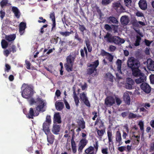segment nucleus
Instances as JSON below:
<instances>
[{
	"label": "nucleus",
	"mask_w": 154,
	"mask_h": 154,
	"mask_svg": "<svg viewBox=\"0 0 154 154\" xmlns=\"http://www.w3.org/2000/svg\"><path fill=\"white\" fill-rule=\"evenodd\" d=\"M1 45L3 48L5 49L8 47V43L5 39H2L1 42Z\"/></svg>",
	"instance_id": "obj_41"
},
{
	"label": "nucleus",
	"mask_w": 154,
	"mask_h": 154,
	"mask_svg": "<svg viewBox=\"0 0 154 154\" xmlns=\"http://www.w3.org/2000/svg\"><path fill=\"white\" fill-rule=\"evenodd\" d=\"M80 99L83 102L84 104L87 106L90 107L91 106L90 103L86 94L84 93H81L80 95Z\"/></svg>",
	"instance_id": "obj_12"
},
{
	"label": "nucleus",
	"mask_w": 154,
	"mask_h": 154,
	"mask_svg": "<svg viewBox=\"0 0 154 154\" xmlns=\"http://www.w3.org/2000/svg\"><path fill=\"white\" fill-rule=\"evenodd\" d=\"M126 146H121L118 148V150L120 152H122L126 150Z\"/></svg>",
	"instance_id": "obj_56"
},
{
	"label": "nucleus",
	"mask_w": 154,
	"mask_h": 154,
	"mask_svg": "<svg viewBox=\"0 0 154 154\" xmlns=\"http://www.w3.org/2000/svg\"><path fill=\"white\" fill-rule=\"evenodd\" d=\"M121 24L124 25H127L129 22V20L128 17L126 16H124L121 17L120 19Z\"/></svg>",
	"instance_id": "obj_22"
},
{
	"label": "nucleus",
	"mask_w": 154,
	"mask_h": 154,
	"mask_svg": "<svg viewBox=\"0 0 154 154\" xmlns=\"http://www.w3.org/2000/svg\"><path fill=\"white\" fill-rule=\"evenodd\" d=\"M110 0H102V4L103 5H107L110 3Z\"/></svg>",
	"instance_id": "obj_59"
},
{
	"label": "nucleus",
	"mask_w": 154,
	"mask_h": 154,
	"mask_svg": "<svg viewBox=\"0 0 154 154\" xmlns=\"http://www.w3.org/2000/svg\"><path fill=\"white\" fill-rule=\"evenodd\" d=\"M88 143V141L86 138H84L80 140L79 142V145L85 146Z\"/></svg>",
	"instance_id": "obj_42"
},
{
	"label": "nucleus",
	"mask_w": 154,
	"mask_h": 154,
	"mask_svg": "<svg viewBox=\"0 0 154 154\" xmlns=\"http://www.w3.org/2000/svg\"><path fill=\"white\" fill-rule=\"evenodd\" d=\"M113 38L112 43H114L116 45H119L121 44H123L125 42V40L124 39L121 38L118 36H114Z\"/></svg>",
	"instance_id": "obj_14"
},
{
	"label": "nucleus",
	"mask_w": 154,
	"mask_h": 154,
	"mask_svg": "<svg viewBox=\"0 0 154 154\" xmlns=\"http://www.w3.org/2000/svg\"><path fill=\"white\" fill-rule=\"evenodd\" d=\"M107 21L109 23H113L115 25H118V21L116 17L113 16H110L107 18Z\"/></svg>",
	"instance_id": "obj_20"
},
{
	"label": "nucleus",
	"mask_w": 154,
	"mask_h": 154,
	"mask_svg": "<svg viewBox=\"0 0 154 154\" xmlns=\"http://www.w3.org/2000/svg\"><path fill=\"white\" fill-rule=\"evenodd\" d=\"M138 4L140 8L143 10H145L147 8V4L145 0H140Z\"/></svg>",
	"instance_id": "obj_21"
},
{
	"label": "nucleus",
	"mask_w": 154,
	"mask_h": 154,
	"mask_svg": "<svg viewBox=\"0 0 154 154\" xmlns=\"http://www.w3.org/2000/svg\"><path fill=\"white\" fill-rule=\"evenodd\" d=\"M123 100L126 104H130V99L129 94L127 93H124L123 96Z\"/></svg>",
	"instance_id": "obj_26"
},
{
	"label": "nucleus",
	"mask_w": 154,
	"mask_h": 154,
	"mask_svg": "<svg viewBox=\"0 0 154 154\" xmlns=\"http://www.w3.org/2000/svg\"><path fill=\"white\" fill-rule=\"evenodd\" d=\"M94 150V148L92 146H89L85 150V152L86 153H88L91 152L93 151Z\"/></svg>",
	"instance_id": "obj_45"
},
{
	"label": "nucleus",
	"mask_w": 154,
	"mask_h": 154,
	"mask_svg": "<svg viewBox=\"0 0 154 154\" xmlns=\"http://www.w3.org/2000/svg\"><path fill=\"white\" fill-rule=\"evenodd\" d=\"M104 28L107 31H111L112 29V28L111 26L108 24H106L104 26Z\"/></svg>",
	"instance_id": "obj_50"
},
{
	"label": "nucleus",
	"mask_w": 154,
	"mask_h": 154,
	"mask_svg": "<svg viewBox=\"0 0 154 154\" xmlns=\"http://www.w3.org/2000/svg\"><path fill=\"white\" fill-rule=\"evenodd\" d=\"M12 11L14 14V15L16 18H20L21 13L17 7L13 6L12 8Z\"/></svg>",
	"instance_id": "obj_23"
},
{
	"label": "nucleus",
	"mask_w": 154,
	"mask_h": 154,
	"mask_svg": "<svg viewBox=\"0 0 154 154\" xmlns=\"http://www.w3.org/2000/svg\"><path fill=\"white\" fill-rule=\"evenodd\" d=\"M115 103L114 98L111 96L107 97L105 100V103L108 106H112Z\"/></svg>",
	"instance_id": "obj_11"
},
{
	"label": "nucleus",
	"mask_w": 154,
	"mask_h": 154,
	"mask_svg": "<svg viewBox=\"0 0 154 154\" xmlns=\"http://www.w3.org/2000/svg\"><path fill=\"white\" fill-rule=\"evenodd\" d=\"M26 24L25 23L21 22L20 24L19 32L21 35H22L24 33L26 29Z\"/></svg>",
	"instance_id": "obj_25"
},
{
	"label": "nucleus",
	"mask_w": 154,
	"mask_h": 154,
	"mask_svg": "<svg viewBox=\"0 0 154 154\" xmlns=\"http://www.w3.org/2000/svg\"><path fill=\"white\" fill-rule=\"evenodd\" d=\"M79 30L82 32V34L83 35L84 34V31L86 30V28L83 25H80L79 24Z\"/></svg>",
	"instance_id": "obj_44"
},
{
	"label": "nucleus",
	"mask_w": 154,
	"mask_h": 154,
	"mask_svg": "<svg viewBox=\"0 0 154 154\" xmlns=\"http://www.w3.org/2000/svg\"><path fill=\"white\" fill-rule=\"evenodd\" d=\"M70 131L72 132V137L71 139V145L72 152L75 154L77 152V146L75 141V133L74 129L70 130Z\"/></svg>",
	"instance_id": "obj_6"
},
{
	"label": "nucleus",
	"mask_w": 154,
	"mask_h": 154,
	"mask_svg": "<svg viewBox=\"0 0 154 154\" xmlns=\"http://www.w3.org/2000/svg\"><path fill=\"white\" fill-rule=\"evenodd\" d=\"M74 96L73 98L74 99V101L76 106H78L79 105V98L77 96L75 91L73 92Z\"/></svg>",
	"instance_id": "obj_36"
},
{
	"label": "nucleus",
	"mask_w": 154,
	"mask_h": 154,
	"mask_svg": "<svg viewBox=\"0 0 154 154\" xmlns=\"http://www.w3.org/2000/svg\"><path fill=\"white\" fill-rule=\"evenodd\" d=\"M107 136L108 139V142L109 144L110 145V143H113V141H112L113 137L112 136V132L111 131L108 130L107 131Z\"/></svg>",
	"instance_id": "obj_30"
},
{
	"label": "nucleus",
	"mask_w": 154,
	"mask_h": 154,
	"mask_svg": "<svg viewBox=\"0 0 154 154\" xmlns=\"http://www.w3.org/2000/svg\"><path fill=\"white\" fill-rule=\"evenodd\" d=\"M58 38L59 37H58L56 38H52L51 40V42L53 44H56L58 42Z\"/></svg>",
	"instance_id": "obj_62"
},
{
	"label": "nucleus",
	"mask_w": 154,
	"mask_h": 154,
	"mask_svg": "<svg viewBox=\"0 0 154 154\" xmlns=\"http://www.w3.org/2000/svg\"><path fill=\"white\" fill-rule=\"evenodd\" d=\"M140 87L141 89L146 94H149L151 91L150 87L146 83H142L140 85Z\"/></svg>",
	"instance_id": "obj_10"
},
{
	"label": "nucleus",
	"mask_w": 154,
	"mask_h": 154,
	"mask_svg": "<svg viewBox=\"0 0 154 154\" xmlns=\"http://www.w3.org/2000/svg\"><path fill=\"white\" fill-rule=\"evenodd\" d=\"M106 75L109 81L111 82H113L114 77L111 73L108 72L106 74Z\"/></svg>",
	"instance_id": "obj_37"
},
{
	"label": "nucleus",
	"mask_w": 154,
	"mask_h": 154,
	"mask_svg": "<svg viewBox=\"0 0 154 154\" xmlns=\"http://www.w3.org/2000/svg\"><path fill=\"white\" fill-rule=\"evenodd\" d=\"M134 84V81L131 78H127L126 79V83L125 84V88L131 90L132 89V85Z\"/></svg>",
	"instance_id": "obj_9"
},
{
	"label": "nucleus",
	"mask_w": 154,
	"mask_h": 154,
	"mask_svg": "<svg viewBox=\"0 0 154 154\" xmlns=\"http://www.w3.org/2000/svg\"><path fill=\"white\" fill-rule=\"evenodd\" d=\"M137 115L134 114L133 113L130 112L128 116V118L129 119H134L137 118Z\"/></svg>",
	"instance_id": "obj_52"
},
{
	"label": "nucleus",
	"mask_w": 154,
	"mask_h": 154,
	"mask_svg": "<svg viewBox=\"0 0 154 154\" xmlns=\"http://www.w3.org/2000/svg\"><path fill=\"white\" fill-rule=\"evenodd\" d=\"M139 66H138L137 67L131 69L133 75L135 77H139L135 80V82L137 84L143 82L146 79L144 74L141 72L140 70L139 69Z\"/></svg>",
	"instance_id": "obj_2"
},
{
	"label": "nucleus",
	"mask_w": 154,
	"mask_h": 154,
	"mask_svg": "<svg viewBox=\"0 0 154 154\" xmlns=\"http://www.w3.org/2000/svg\"><path fill=\"white\" fill-rule=\"evenodd\" d=\"M122 64V60H120L119 59H117L116 62V64L117 66L116 70L119 73L121 74H122V72L121 70Z\"/></svg>",
	"instance_id": "obj_24"
},
{
	"label": "nucleus",
	"mask_w": 154,
	"mask_h": 154,
	"mask_svg": "<svg viewBox=\"0 0 154 154\" xmlns=\"http://www.w3.org/2000/svg\"><path fill=\"white\" fill-rule=\"evenodd\" d=\"M25 64L26 65V67L28 69H31L30 66L31 64L29 61L26 60H25Z\"/></svg>",
	"instance_id": "obj_48"
},
{
	"label": "nucleus",
	"mask_w": 154,
	"mask_h": 154,
	"mask_svg": "<svg viewBox=\"0 0 154 154\" xmlns=\"http://www.w3.org/2000/svg\"><path fill=\"white\" fill-rule=\"evenodd\" d=\"M10 53L11 52L8 49L5 50L3 51L4 54L6 57H8Z\"/></svg>",
	"instance_id": "obj_57"
},
{
	"label": "nucleus",
	"mask_w": 154,
	"mask_h": 154,
	"mask_svg": "<svg viewBox=\"0 0 154 154\" xmlns=\"http://www.w3.org/2000/svg\"><path fill=\"white\" fill-rule=\"evenodd\" d=\"M47 135L48 142L50 144H52L54 140V136L51 132L45 134Z\"/></svg>",
	"instance_id": "obj_16"
},
{
	"label": "nucleus",
	"mask_w": 154,
	"mask_h": 154,
	"mask_svg": "<svg viewBox=\"0 0 154 154\" xmlns=\"http://www.w3.org/2000/svg\"><path fill=\"white\" fill-rule=\"evenodd\" d=\"M116 143H118V146L122 144L121 135L120 131H117L116 134Z\"/></svg>",
	"instance_id": "obj_15"
},
{
	"label": "nucleus",
	"mask_w": 154,
	"mask_h": 154,
	"mask_svg": "<svg viewBox=\"0 0 154 154\" xmlns=\"http://www.w3.org/2000/svg\"><path fill=\"white\" fill-rule=\"evenodd\" d=\"M141 106L144 107L146 109H147V107L149 108L150 107L151 105L149 103H142L140 104Z\"/></svg>",
	"instance_id": "obj_54"
},
{
	"label": "nucleus",
	"mask_w": 154,
	"mask_h": 154,
	"mask_svg": "<svg viewBox=\"0 0 154 154\" xmlns=\"http://www.w3.org/2000/svg\"><path fill=\"white\" fill-rule=\"evenodd\" d=\"M55 106L56 109L59 111L62 110L64 107L63 103L60 102V101H57L56 102Z\"/></svg>",
	"instance_id": "obj_19"
},
{
	"label": "nucleus",
	"mask_w": 154,
	"mask_h": 154,
	"mask_svg": "<svg viewBox=\"0 0 154 154\" xmlns=\"http://www.w3.org/2000/svg\"><path fill=\"white\" fill-rule=\"evenodd\" d=\"M75 57L71 55L68 56L66 58V63L65 67L68 72H71L72 71L74 62Z\"/></svg>",
	"instance_id": "obj_3"
},
{
	"label": "nucleus",
	"mask_w": 154,
	"mask_h": 154,
	"mask_svg": "<svg viewBox=\"0 0 154 154\" xmlns=\"http://www.w3.org/2000/svg\"><path fill=\"white\" fill-rule=\"evenodd\" d=\"M8 49L10 52H12V53H14L16 51V46L13 45H10Z\"/></svg>",
	"instance_id": "obj_38"
},
{
	"label": "nucleus",
	"mask_w": 154,
	"mask_h": 154,
	"mask_svg": "<svg viewBox=\"0 0 154 154\" xmlns=\"http://www.w3.org/2000/svg\"><path fill=\"white\" fill-rule=\"evenodd\" d=\"M100 55L102 56H106L107 57H106L107 59L109 62H112L113 59V56L109 53L103 49L101 50Z\"/></svg>",
	"instance_id": "obj_8"
},
{
	"label": "nucleus",
	"mask_w": 154,
	"mask_h": 154,
	"mask_svg": "<svg viewBox=\"0 0 154 154\" xmlns=\"http://www.w3.org/2000/svg\"><path fill=\"white\" fill-rule=\"evenodd\" d=\"M30 99L29 100V101L30 104L31 105H33L34 104H36L37 103V99L35 101L34 99L33 98H30Z\"/></svg>",
	"instance_id": "obj_53"
},
{
	"label": "nucleus",
	"mask_w": 154,
	"mask_h": 154,
	"mask_svg": "<svg viewBox=\"0 0 154 154\" xmlns=\"http://www.w3.org/2000/svg\"><path fill=\"white\" fill-rule=\"evenodd\" d=\"M149 79L151 83L154 84V75H151L149 76Z\"/></svg>",
	"instance_id": "obj_64"
},
{
	"label": "nucleus",
	"mask_w": 154,
	"mask_h": 154,
	"mask_svg": "<svg viewBox=\"0 0 154 154\" xmlns=\"http://www.w3.org/2000/svg\"><path fill=\"white\" fill-rule=\"evenodd\" d=\"M77 123L79 127L81 128L82 129H84L85 128V122L83 119H82V120H79V121L77 122Z\"/></svg>",
	"instance_id": "obj_32"
},
{
	"label": "nucleus",
	"mask_w": 154,
	"mask_h": 154,
	"mask_svg": "<svg viewBox=\"0 0 154 154\" xmlns=\"http://www.w3.org/2000/svg\"><path fill=\"white\" fill-rule=\"evenodd\" d=\"M141 39V38L140 36L138 35H137L136 36V40L135 42L134 43V45L135 46H137L139 45Z\"/></svg>",
	"instance_id": "obj_34"
},
{
	"label": "nucleus",
	"mask_w": 154,
	"mask_h": 154,
	"mask_svg": "<svg viewBox=\"0 0 154 154\" xmlns=\"http://www.w3.org/2000/svg\"><path fill=\"white\" fill-rule=\"evenodd\" d=\"M112 6L118 13L123 12L125 10L120 3L118 2L113 3L112 4Z\"/></svg>",
	"instance_id": "obj_7"
},
{
	"label": "nucleus",
	"mask_w": 154,
	"mask_h": 154,
	"mask_svg": "<svg viewBox=\"0 0 154 154\" xmlns=\"http://www.w3.org/2000/svg\"><path fill=\"white\" fill-rule=\"evenodd\" d=\"M36 105L37 106L36 108L38 112H44L45 110L44 109L46 103L44 102L43 99L39 97L37 98Z\"/></svg>",
	"instance_id": "obj_4"
},
{
	"label": "nucleus",
	"mask_w": 154,
	"mask_h": 154,
	"mask_svg": "<svg viewBox=\"0 0 154 154\" xmlns=\"http://www.w3.org/2000/svg\"><path fill=\"white\" fill-rule=\"evenodd\" d=\"M127 65L128 66L132 69L139 66V63L136 59L133 57H131L128 59Z\"/></svg>",
	"instance_id": "obj_5"
},
{
	"label": "nucleus",
	"mask_w": 154,
	"mask_h": 154,
	"mask_svg": "<svg viewBox=\"0 0 154 154\" xmlns=\"http://www.w3.org/2000/svg\"><path fill=\"white\" fill-rule=\"evenodd\" d=\"M87 69V74L89 75H91L94 72V71H96L97 69H96L93 67H90Z\"/></svg>",
	"instance_id": "obj_35"
},
{
	"label": "nucleus",
	"mask_w": 154,
	"mask_h": 154,
	"mask_svg": "<svg viewBox=\"0 0 154 154\" xmlns=\"http://www.w3.org/2000/svg\"><path fill=\"white\" fill-rule=\"evenodd\" d=\"M147 67L150 71H154V61L151 58H149L146 62Z\"/></svg>",
	"instance_id": "obj_13"
},
{
	"label": "nucleus",
	"mask_w": 154,
	"mask_h": 154,
	"mask_svg": "<svg viewBox=\"0 0 154 154\" xmlns=\"http://www.w3.org/2000/svg\"><path fill=\"white\" fill-rule=\"evenodd\" d=\"M21 95L24 98L29 99L33 94V88L28 84L24 83L22 85Z\"/></svg>",
	"instance_id": "obj_1"
},
{
	"label": "nucleus",
	"mask_w": 154,
	"mask_h": 154,
	"mask_svg": "<svg viewBox=\"0 0 154 154\" xmlns=\"http://www.w3.org/2000/svg\"><path fill=\"white\" fill-rule=\"evenodd\" d=\"M8 2V0H2L0 2L1 7L3 8L4 6H6Z\"/></svg>",
	"instance_id": "obj_47"
},
{
	"label": "nucleus",
	"mask_w": 154,
	"mask_h": 154,
	"mask_svg": "<svg viewBox=\"0 0 154 154\" xmlns=\"http://www.w3.org/2000/svg\"><path fill=\"white\" fill-rule=\"evenodd\" d=\"M34 111L32 108H31L29 109V112L28 115V117L29 119H33V117L35 116Z\"/></svg>",
	"instance_id": "obj_33"
},
{
	"label": "nucleus",
	"mask_w": 154,
	"mask_h": 154,
	"mask_svg": "<svg viewBox=\"0 0 154 154\" xmlns=\"http://www.w3.org/2000/svg\"><path fill=\"white\" fill-rule=\"evenodd\" d=\"M138 125L139 126L140 129L142 132V135L143 136L144 132V123L143 121H140L138 123Z\"/></svg>",
	"instance_id": "obj_39"
},
{
	"label": "nucleus",
	"mask_w": 154,
	"mask_h": 154,
	"mask_svg": "<svg viewBox=\"0 0 154 154\" xmlns=\"http://www.w3.org/2000/svg\"><path fill=\"white\" fill-rule=\"evenodd\" d=\"M149 151L150 152L154 151V142L150 143Z\"/></svg>",
	"instance_id": "obj_58"
},
{
	"label": "nucleus",
	"mask_w": 154,
	"mask_h": 154,
	"mask_svg": "<svg viewBox=\"0 0 154 154\" xmlns=\"http://www.w3.org/2000/svg\"><path fill=\"white\" fill-rule=\"evenodd\" d=\"M144 42L146 46H149L152 42V41H150L146 39H145Z\"/></svg>",
	"instance_id": "obj_63"
},
{
	"label": "nucleus",
	"mask_w": 154,
	"mask_h": 154,
	"mask_svg": "<svg viewBox=\"0 0 154 154\" xmlns=\"http://www.w3.org/2000/svg\"><path fill=\"white\" fill-rule=\"evenodd\" d=\"M61 125L54 124L51 129L52 132L55 134H58L60 131Z\"/></svg>",
	"instance_id": "obj_17"
},
{
	"label": "nucleus",
	"mask_w": 154,
	"mask_h": 154,
	"mask_svg": "<svg viewBox=\"0 0 154 154\" xmlns=\"http://www.w3.org/2000/svg\"><path fill=\"white\" fill-rule=\"evenodd\" d=\"M63 100L66 108L68 109H70V106L69 103L66 101V100L64 98H63Z\"/></svg>",
	"instance_id": "obj_60"
},
{
	"label": "nucleus",
	"mask_w": 154,
	"mask_h": 154,
	"mask_svg": "<svg viewBox=\"0 0 154 154\" xmlns=\"http://www.w3.org/2000/svg\"><path fill=\"white\" fill-rule=\"evenodd\" d=\"M5 71L7 72H8L11 69V66L8 64H5Z\"/></svg>",
	"instance_id": "obj_55"
},
{
	"label": "nucleus",
	"mask_w": 154,
	"mask_h": 154,
	"mask_svg": "<svg viewBox=\"0 0 154 154\" xmlns=\"http://www.w3.org/2000/svg\"><path fill=\"white\" fill-rule=\"evenodd\" d=\"M50 125V124L47 123L46 122H44L43 123L42 130L45 134H46L50 132V130L49 129Z\"/></svg>",
	"instance_id": "obj_27"
},
{
	"label": "nucleus",
	"mask_w": 154,
	"mask_h": 154,
	"mask_svg": "<svg viewBox=\"0 0 154 154\" xmlns=\"http://www.w3.org/2000/svg\"><path fill=\"white\" fill-rule=\"evenodd\" d=\"M54 122H55L58 124H60L61 122V116L59 112L55 113L54 115Z\"/></svg>",
	"instance_id": "obj_29"
},
{
	"label": "nucleus",
	"mask_w": 154,
	"mask_h": 154,
	"mask_svg": "<svg viewBox=\"0 0 154 154\" xmlns=\"http://www.w3.org/2000/svg\"><path fill=\"white\" fill-rule=\"evenodd\" d=\"M99 65V61L98 60H95L92 64H90L89 66V67H93L96 69L97 67Z\"/></svg>",
	"instance_id": "obj_43"
},
{
	"label": "nucleus",
	"mask_w": 154,
	"mask_h": 154,
	"mask_svg": "<svg viewBox=\"0 0 154 154\" xmlns=\"http://www.w3.org/2000/svg\"><path fill=\"white\" fill-rule=\"evenodd\" d=\"M105 132V131L103 130H99L98 129L97 130V134L100 137H102Z\"/></svg>",
	"instance_id": "obj_49"
},
{
	"label": "nucleus",
	"mask_w": 154,
	"mask_h": 154,
	"mask_svg": "<svg viewBox=\"0 0 154 154\" xmlns=\"http://www.w3.org/2000/svg\"><path fill=\"white\" fill-rule=\"evenodd\" d=\"M45 122L51 124V119L50 115H47L46 117V120Z\"/></svg>",
	"instance_id": "obj_51"
},
{
	"label": "nucleus",
	"mask_w": 154,
	"mask_h": 154,
	"mask_svg": "<svg viewBox=\"0 0 154 154\" xmlns=\"http://www.w3.org/2000/svg\"><path fill=\"white\" fill-rule=\"evenodd\" d=\"M88 52H91L92 51V47L91 45L90 42L88 37H87L85 41Z\"/></svg>",
	"instance_id": "obj_28"
},
{
	"label": "nucleus",
	"mask_w": 154,
	"mask_h": 154,
	"mask_svg": "<svg viewBox=\"0 0 154 154\" xmlns=\"http://www.w3.org/2000/svg\"><path fill=\"white\" fill-rule=\"evenodd\" d=\"M74 38L77 40L79 43H82L83 42V40L79 36L77 32H75Z\"/></svg>",
	"instance_id": "obj_40"
},
{
	"label": "nucleus",
	"mask_w": 154,
	"mask_h": 154,
	"mask_svg": "<svg viewBox=\"0 0 154 154\" xmlns=\"http://www.w3.org/2000/svg\"><path fill=\"white\" fill-rule=\"evenodd\" d=\"M16 38L15 34H13L9 35H6L5 38L8 42H11L14 41Z\"/></svg>",
	"instance_id": "obj_31"
},
{
	"label": "nucleus",
	"mask_w": 154,
	"mask_h": 154,
	"mask_svg": "<svg viewBox=\"0 0 154 154\" xmlns=\"http://www.w3.org/2000/svg\"><path fill=\"white\" fill-rule=\"evenodd\" d=\"M114 36H113L110 33L107 32L106 35L104 36V38L106 42L112 43Z\"/></svg>",
	"instance_id": "obj_18"
},
{
	"label": "nucleus",
	"mask_w": 154,
	"mask_h": 154,
	"mask_svg": "<svg viewBox=\"0 0 154 154\" xmlns=\"http://www.w3.org/2000/svg\"><path fill=\"white\" fill-rule=\"evenodd\" d=\"M112 26L113 28V30L114 32H117L118 31V26L114 25H112Z\"/></svg>",
	"instance_id": "obj_61"
},
{
	"label": "nucleus",
	"mask_w": 154,
	"mask_h": 154,
	"mask_svg": "<svg viewBox=\"0 0 154 154\" xmlns=\"http://www.w3.org/2000/svg\"><path fill=\"white\" fill-rule=\"evenodd\" d=\"M59 33L61 35L63 36H67L70 35V33L69 32L66 31L65 32H59Z\"/></svg>",
	"instance_id": "obj_46"
}]
</instances>
